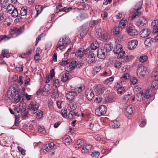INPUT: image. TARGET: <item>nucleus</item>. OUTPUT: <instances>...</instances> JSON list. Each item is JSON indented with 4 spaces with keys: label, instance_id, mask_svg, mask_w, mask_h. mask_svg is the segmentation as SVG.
I'll use <instances>...</instances> for the list:
<instances>
[{
    "label": "nucleus",
    "instance_id": "60",
    "mask_svg": "<svg viewBox=\"0 0 158 158\" xmlns=\"http://www.w3.org/2000/svg\"><path fill=\"white\" fill-rule=\"evenodd\" d=\"M114 79V78L113 77H110L106 79L105 81V84H108L109 83H110L111 82H112Z\"/></svg>",
    "mask_w": 158,
    "mask_h": 158
},
{
    "label": "nucleus",
    "instance_id": "3",
    "mask_svg": "<svg viewBox=\"0 0 158 158\" xmlns=\"http://www.w3.org/2000/svg\"><path fill=\"white\" fill-rule=\"evenodd\" d=\"M85 56L86 57V62L89 64H91L95 62L96 55L93 51H91L89 48L85 50Z\"/></svg>",
    "mask_w": 158,
    "mask_h": 158
},
{
    "label": "nucleus",
    "instance_id": "11",
    "mask_svg": "<svg viewBox=\"0 0 158 158\" xmlns=\"http://www.w3.org/2000/svg\"><path fill=\"white\" fill-rule=\"evenodd\" d=\"M93 146L91 144L86 145L82 147V152L84 154L91 153L93 151Z\"/></svg>",
    "mask_w": 158,
    "mask_h": 158
},
{
    "label": "nucleus",
    "instance_id": "2",
    "mask_svg": "<svg viewBox=\"0 0 158 158\" xmlns=\"http://www.w3.org/2000/svg\"><path fill=\"white\" fill-rule=\"evenodd\" d=\"M113 48V44L111 43L105 44L103 46L98 49L97 57L100 59H104L106 56L107 53L110 51Z\"/></svg>",
    "mask_w": 158,
    "mask_h": 158
},
{
    "label": "nucleus",
    "instance_id": "34",
    "mask_svg": "<svg viewBox=\"0 0 158 158\" xmlns=\"http://www.w3.org/2000/svg\"><path fill=\"white\" fill-rule=\"evenodd\" d=\"M50 88L49 85H46L42 89L43 95L46 96V95L49 94L50 93Z\"/></svg>",
    "mask_w": 158,
    "mask_h": 158
},
{
    "label": "nucleus",
    "instance_id": "6",
    "mask_svg": "<svg viewBox=\"0 0 158 158\" xmlns=\"http://www.w3.org/2000/svg\"><path fill=\"white\" fill-rule=\"evenodd\" d=\"M114 53L116 54H118V57L119 58L122 57L124 56L125 52L123 50V46L120 44H118L116 45L113 50Z\"/></svg>",
    "mask_w": 158,
    "mask_h": 158
},
{
    "label": "nucleus",
    "instance_id": "17",
    "mask_svg": "<svg viewBox=\"0 0 158 158\" xmlns=\"http://www.w3.org/2000/svg\"><path fill=\"white\" fill-rule=\"evenodd\" d=\"M85 94L89 101H91L94 98V94L93 91L91 89L86 90L85 92Z\"/></svg>",
    "mask_w": 158,
    "mask_h": 158
},
{
    "label": "nucleus",
    "instance_id": "64",
    "mask_svg": "<svg viewBox=\"0 0 158 158\" xmlns=\"http://www.w3.org/2000/svg\"><path fill=\"white\" fill-rule=\"evenodd\" d=\"M49 148H50V150L52 149H55L56 148V146L54 144V143L52 142L49 143L48 144Z\"/></svg>",
    "mask_w": 158,
    "mask_h": 158
},
{
    "label": "nucleus",
    "instance_id": "12",
    "mask_svg": "<svg viewBox=\"0 0 158 158\" xmlns=\"http://www.w3.org/2000/svg\"><path fill=\"white\" fill-rule=\"evenodd\" d=\"M77 96V93L73 91H69L65 95L67 99L69 101H72Z\"/></svg>",
    "mask_w": 158,
    "mask_h": 158
},
{
    "label": "nucleus",
    "instance_id": "54",
    "mask_svg": "<svg viewBox=\"0 0 158 158\" xmlns=\"http://www.w3.org/2000/svg\"><path fill=\"white\" fill-rule=\"evenodd\" d=\"M148 60V57L146 55L142 56L140 57L139 58V61L142 62L143 63L147 61Z\"/></svg>",
    "mask_w": 158,
    "mask_h": 158
},
{
    "label": "nucleus",
    "instance_id": "41",
    "mask_svg": "<svg viewBox=\"0 0 158 158\" xmlns=\"http://www.w3.org/2000/svg\"><path fill=\"white\" fill-rule=\"evenodd\" d=\"M52 94L55 98L59 97L60 93L57 89H54L52 91Z\"/></svg>",
    "mask_w": 158,
    "mask_h": 158
},
{
    "label": "nucleus",
    "instance_id": "57",
    "mask_svg": "<svg viewBox=\"0 0 158 158\" xmlns=\"http://www.w3.org/2000/svg\"><path fill=\"white\" fill-rule=\"evenodd\" d=\"M91 153H92L90 155L93 157H98L100 155V152L98 151H93L91 152Z\"/></svg>",
    "mask_w": 158,
    "mask_h": 158
},
{
    "label": "nucleus",
    "instance_id": "51",
    "mask_svg": "<svg viewBox=\"0 0 158 158\" xmlns=\"http://www.w3.org/2000/svg\"><path fill=\"white\" fill-rule=\"evenodd\" d=\"M69 75L68 73L63 75L61 78V81L64 82H66L69 79Z\"/></svg>",
    "mask_w": 158,
    "mask_h": 158
},
{
    "label": "nucleus",
    "instance_id": "30",
    "mask_svg": "<svg viewBox=\"0 0 158 158\" xmlns=\"http://www.w3.org/2000/svg\"><path fill=\"white\" fill-rule=\"evenodd\" d=\"M47 7V6H44L42 7V6L40 5L36 6L35 9L36 10L37 13L36 15L34 17L35 18H36L42 12L44 9Z\"/></svg>",
    "mask_w": 158,
    "mask_h": 158
},
{
    "label": "nucleus",
    "instance_id": "8",
    "mask_svg": "<svg viewBox=\"0 0 158 158\" xmlns=\"http://www.w3.org/2000/svg\"><path fill=\"white\" fill-rule=\"evenodd\" d=\"M107 109L106 107L104 105H101L95 110V114L96 115L101 116L105 114Z\"/></svg>",
    "mask_w": 158,
    "mask_h": 158
},
{
    "label": "nucleus",
    "instance_id": "22",
    "mask_svg": "<svg viewBox=\"0 0 158 158\" xmlns=\"http://www.w3.org/2000/svg\"><path fill=\"white\" fill-rule=\"evenodd\" d=\"M11 142L7 140L6 138L2 137L0 139V143L2 146L9 147Z\"/></svg>",
    "mask_w": 158,
    "mask_h": 158
},
{
    "label": "nucleus",
    "instance_id": "25",
    "mask_svg": "<svg viewBox=\"0 0 158 158\" xmlns=\"http://www.w3.org/2000/svg\"><path fill=\"white\" fill-rule=\"evenodd\" d=\"M84 55H85V50L83 48L79 49L75 54L76 56L78 58H81Z\"/></svg>",
    "mask_w": 158,
    "mask_h": 158
},
{
    "label": "nucleus",
    "instance_id": "45",
    "mask_svg": "<svg viewBox=\"0 0 158 158\" xmlns=\"http://www.w3.org/2000/svg\"><path fill=\"white\" fill-rule=\"evenodd\" d=\"M114 97L113 95H109L105 98V102L107 103H110L113 99Z\"/></svg>",
    "mask_w": 158,
    "mask_h": 158
},
{
    "label": "nucleus",
    "instance_id": "14",
    "mask_svg": "<svg viewBox=\"0 0 158 158\" xmlns=\"http://www.w3.org/2000/svg\"><path fill=\"white\" fill-rule=\"evenodd\" d=\"M23 29L22 27H20L19 28L13 27L10 29V33L11 35L16 34V36H17L21 34L23 32Z\"/></svg>",
    "mask_w": 158,
    "mask_h": 158
},
{
    "label": "nucleus",
    "instance_id": "15",
    "mask_svg": "<svg viewBox=\"0 0 158 158\" xmlns=\"http://www.w3.org/2000/svg\"><path fill=\"white\" fill-rule=\"evenodd\" d=\"M107 86L102 84H98L95 88V90L98 94H102L106 89Z\"/></svg>",
    "mask_w": 158,
    "mask_h": 158
},
{
    "label": "nucleus",
    "instance_id": "59",
    "mask_svg": "<svg viewBox=\"0 0 158 158\" xmlns=\"http://www.w3.org/2000/svg\"><path fill=\"white\" fill-rule=\"evenodd\" d=\"M43 115V112L41 110H39L38 113L36 114V118L37 119H40L42 117Z\"/></svg>",
    "mask_w": 158,
    "mask_h": 158
},
{
    "label": "nucleus",
    "instance_id": "29",
    "mask_svg": "<svg viewBox=\"0 0 158 158\" xmlns=\"http://www.w3.org/2000/svg\"><path fill=\"white\" fill-rule=\"evenodd\" d=\"M102 34V35L98 39L104 42L107 41L109 39L108 34L105 31Z\"/></svg>",
    "mask_w": 158,
    "mask_h": 158
},
{
    "label": "nucleus",
    "instance_id": "40",
    "mask_svg": "<svg viewBox=\"0 0 158 158\" xmlns=\"http://www.w3.org/2000/svg\"><path fill=\"white\" fill-rule=\"evenodd\" d=\"M126 91V88L123 86L119 87L117 90V93L118 94H122Z\"/></svg>",
    "mask_w": 158,
    "mask_h": 158
},
{
    "label": "nucleus",
    "instance_id": "21",
    "mask_svg": "<svg viewBox=\"0 0 158 158\" xmlns=\"http://www.w3.org/2000/svg\"><path fill=\"white\" fill-rule=\"evenodd\" d=\"M152 28L153 29V32L154 33H157L158 34V21L157 20H154L152 22L151 24Z\"/></svg>",
    "mask_w": 158,
    "mask_h": 158
},
{
    "label": "nucleus",
    "instance_id": "58",
    "mask_svg": "<svg viewBox=\"0 0 158 158\" xmlns=\"http://www.w3.org/2000/svg\"><path fill=\"white\" fill-rule=\"evenodd\" d=\"M130 74L127 73H125L121 77V79L122 80H126L129 79L130 77Z\"/></svg>",
    "mask_w": 158,
    "mask_h": 158
},
{
    "label": "nucleus",
    "instance_id": "18",
    "mask_svg": "<svg viewBox=\"0 0 158 158\" xmlns=\"http://www.w3.org/2000/svg\"><path fill=\"white\" fill-rule=\"evenodd\" d=\"M151 33V31L149 28L144 29L140 32V35L142 38H145L148 36Z\"/></svg>",
    "mask_w": 158,
    "mask_h": 158
},
{
    "label": "nucleus",
    "instance_id": "36",
    "mask_svg": "<svg viewBox=\"0 0 158 158\" xmlns=\"http://www.w3.org/2000/svg\"><path fill=\"white\" fill-rule=\"evenodd\" d=\"M71 141V139L68 135H65L63 138V141L66 145H69Z\"/></svg>",
    "mask_w": 158,
    "mask_h": 158
},
{
    "label": "nucleus",
    "instance_id": "7",
    "mask_svg": "<svg viewBox=\"0 0 158 158\" xmlns=\"http://www.w3.org/2000/svg\"><path fill=\"white\" fill-rule=\"evenodd\" d=\"M127 32L131 36H134L138 34L137 30L135 28V27L131 24L129 23L127 28Z\"/></svg>",
    "mask_w": 158,
    "mask_h": 158
},
{
    "label": "nucleus",
    "instance_id": "10",
    "mask_svg": "<svg viewBox=\"0 0 158 158\" xmlns=\"http://www.w3.org/2000/svg\"><path fill=\"white\" fill-rule=\"evenodd\" d=\"M147 22V19L143 17H139L135 21V24L137 26L142 27L145 25Z\"/></svg>",
    "mask_w": 158,
    "mask_h": 158
},
{
    "label": "nucleus",
    "instance_id": "26",
    "mask_svg": "<svg viewBox=\"0 0 158 158\" xmlns=\"http://www.w3.org/2000/svg\"><path fill=\"white\" fill-rule=\"evenodd\" d=\"M89 30V27L87 24L85 23L81 27L80 32H82L84 35H86Z\"/></svg>",
    "mask_w": 158,
    "mask_h": 158
},
{
    "label": "nucleus",
    "instance_id": "31",
    "mask_svg": "<svg viewBox=\"0 0 158 158\" xmlns=\"http://www.w3.org/2000/svg\"><path fill=\"white\" fill-rule=\"evenodd\" d=\"M132 93L131 92H128L127 94H125L123 96L122 100L125 103H127L129 99L131 98Z\"/></svg>",
    "mask_w": 158,
    "mask_h": 158
},
{
    "label": "nucleus",
    "instance_id": "49",
    "mask_svg": "<svg viewBox=\"0 0 158 158\" xmlns=\"http://www.w3.org/2000/svg\"><path fill=\"white\" fill-rule=\"evenodd\" d=\"M53 84L54 86L57 88L59 86L60 84V80L59 79H56L53 81Z\"/></svg>",
    "mask_w": 158,
    "mask_h": 158
},
{
    "label": "nucleus",
    "instance_id": "55",
    "mask_svg": "<svg viewBox=\"0 0 158 158\" xmlns=\"http://www.w3.org/2000/svg\"><path fill=\"white\" fill-rule=\"evenodd\" d=\"M152 87L155 89L158 88V80H155L152 82Z\"/></svg>",
    "mask_w": 158,
    "mask_h": 158
},
{
    "label": "nucleus",
    "instance_id": "9",
    "mask_svg": "<svg viewBox=\"0 0 158 158\" xmlns=\"http://www.w3.org/2000/svg\"><path fill=\"white\" fill-rule=\"evenodd\" d=\"M39 105V104L36 103V102H31L29 105L27 109L31 110L32 113L35 114L38 109Z\"/></svg>",
    "mask_w": 158,
    "mask_h": 158
},
{
    "label": "nucleus",
    "instance_id": "53",
    "mask_svg": "<svg viewBox=\"0 0 158 158\" xmlns=\"http://www.w3.org/2000/svg\"><path fill=\"white\" fill-rule=\"evenodd\" d=\"M10 24L11 21L9 18H7L4 19V24L5 26H9Z\"/></svg>",
    "mask_w": 158,
    "mask_h": 158
},
{
    "label": "nucleus",
    "instance_id": "61",
    "mask_svg": "<svg viewBox=\"0 0 158 158\" xmlns=\"http://www.w3.org/2000/svg\"><path fill=\"white\" fill-rule=\"evenodd\" d=\"M131 84H133L134 85L137 83L138 81V80L135 77H132L131 79Z\"/></svg>",
    "mask_w": 158,
    "mask_h": 158
},
{
    "label": "nucleus",
    "instance_id": "56",
    "mask_svg": "<svg viewBox=\"0 0 158 158\" xmlns=\"http://www.w3.org/2000/svg\"><path fill=\"white\" fill-rule=\"evenodd\" d=\"M61 114L64 118H66L67 117L68 114L67 110L66 108H65L61 110Z\"/></svg>",
    "mask_w": 158,
    "mask_h": 158
},
{
    "label": "nucleus",
    "instance_id": "43",
    "mask_svg": "<svg viewBox=\"0 0 158 158\" xmlns=\"http://www.w3.org/2000/svg\"><path fill=\"white\" fill-rule=\"evenodd\" d=\"M143 91L140 92L137 94L136 99L138 101L141 102L143 99Z\"/></svg>",
    "mask_w": 158,
    "mask_h": 158
},
{
    "label": "nucleus",
    "instance_id": "24",
    "mask_svg": "<svg viewBox=\"0 0 158 158\" xmlns=\"http://www.w3.org/2000/svg\"><path fill=\"white\" fill-rule=\"evenodd\" d=\"M10 57L9 51L8 50L3 49L2 51L1 55H0V60H2L3 58L5 57L8 58Z\"/></svg>",
    "mask_w": 158,
    "mask_h": 158
},
{
    "label": "nucleus",
    "instance_id": "46",
    "mask_svg": "<svg viewBox=\"0 0 158 158\" xmlns=\"http://www.w3.org/2000/svg\"><path fill=\"white\" fill-rule=\"evenodd\" d=\"M38 127L39 132L40 134H44L46 133V131L45 128L44 127L38 126Z\"/></svg>",
    "mask_w": 158,
    "mask_h": 158
},
{
    "label": "nucleus",
    "instance_id": "13",
    "mask_svg": "<svg viewBox=\"0 0 158 158\" xmlns=\"http://www.w3.org/2000/svg\"><path fill=\"white\" fill-rule=\"evenodd\" d=\"M147 69L146 68L139 67L137 71L138 77L139 78H142L143 77L145 76Z\"/></svg>",
    "mask_w": 158,
    "mask_h": 158
},
{
    "label": "nucleus",
    "instance_id": "63",
    "mask_svg": "<svg viewBox=\"0 0 158 158\" xmlns=\"http://www.w3.org/2000/svg\"><path fill=\"white\" fill-rule=\"evenodd\" d=\"M122 65V63L119 61L116 62L114 64L115 67L118 69L121 67Z\"/></svg>",
    "mask_w": 158,
    "mask_h": 158
},
{
    "label": "nucleus",
    "instance_id": "62",
    "mask_svg": "<svg viewBox=\"0 0 158 158\" xmlns=\"http://www.w3.org/2000/svg\"><path fill=\"white\" fill-rule=\"evenodd\" d=\"M146 124V120L145 119H142L139 125L141 127H143Z\"/></svg>",
    "mask_w": 158,
    "mask_h": 158
},
{
    "label": "nucleus",
    "instance_id": "39",
    "mask_svg": "<svg viewBox=\"0 0 158 158\" xmlns=\"http://www.w3.org/2000/svg\"><path fill=\"white\" fill-rule=\"evenodd\" d=\"M153 38H148L144 41V44L146 46L150 47L152 44L153 43Z\"/></svg>",
    "mask_w": 158,
    "mask_h": 158
},
{
    "label": "nucleus",
    "instance_id": "47",
    "mask_svg": "<svg viewBox=\"0 0 158 158\" xmlns=\"http://www.w3.org/2000/svg\"><path fill=\"white\" fill-rule=\"evenodd\" d=\"M15 8L13 5L8 4L6 9L7 10L8 12L10 14L14 9H15Z\"/></svg>",
    "mask_w": 158,
    "mask_h": 158
},
{
    "label": "nucleus",
    "instance_id": "19",
    "mask_svg": "<svg viewBox=\"0 0 158 158\" xmlns=\"http://www.w3.org/2000/svg\"><path fill=\"white\" fill-rule=\"evenodd\" d=\"M99 24V20L98 19H94L92 18L89 21V27L91 28H93L94 27L97 26Z\"/></svg>",
    "mask_w": 158,
    "mask_h": 158
},
{
    "label": "nucleus",
    "instance_id": "33",
    "mask_svg": "<svg viewBox=\"0 0 158 158\" xmlns=\"http://www.w3.org/2000/svg\"><path fill=\"white\" fill-rule=\"evenodd\" d=\"M99 46V44L98 42L97 41H95L90 44V47L88 48H89L91 51H93L98 48Z\"/></svg>",
    "mask_w": 158,
    "mask_h": 158
},
{
    "label": "nucleus",
    "instance_id": "16",
    "mask_svg": "<svg viewBox=\"0 0 158 158\" xmlns=\"http://www.w3.org/2000/svg\"><path fill=\"white\" fill-rule=\"evenodd\" d=\"M138 44V42L136 40H132L128 43V48L129 50H132L136 48Z\"/></svg>",
    "mask_w": 158,
    "mask_h": 158
},
{
    "label": "nucleus",
    "instance_id": "23",
    "mask_svg": "<svg viewBox=\"0 0 158 158\" xmlns=\"http://www.w3.org/2000/svg\"><path fill=\"white\" fill-rule=\"evenodd\" d=\"M109 125L110 128H118L120 125V123L118 121L114 120L111 121L109 123Z\"/></svg>",
    "mask_w": 158,
    "mask_h": 158
},
{
    "label": "nucleus",
    "instance_id": "52",
    "mask_svg": "<svg viewBox=\"0 0 158 158\" xmlns=\"http://www.w3.org/2000/svg\"><path fill=\"white\" fill-rule=\"evenodd\" d=\"M10 14H11L12 16L13 17H17L19 14L17 9L15 8V9H14Z\"/></svg>",
    "mask_w": 158,
    "mask_h": 158
},
{
    "label": "nucleus",
    "instance_id": "1",
    "mask_svg": "<svg viewBox=\"0 0 158 158\" xmlns=\"http://www.w3.org/2000/svg\"><path fill=\"white\" fill-rule=\"evenodd\" d=\"M20 90L17 86L13 85L10 87L7 93L8 98L11 100H13L16 103L19 102L21 97L20 94Z\"/></svg>",
    "mask_w": 158,
    "mask_h": 158
},
{
    "label": "nucleus",
    "instance_id": "42",
    "mask_svg": "<svg viewBox=\"0 0 158 158\" xmlns=\"http://www.w3.org/2000/svg\"><path fill=\"white\" fill-rule=\"evenodd\" d=\"M85 89V86L84 85H81L80 86L77 87L75 88V89H73V90L75 92H78L79 93L81 92L82 91L84 90Z\"/></svg>",
    "mask_w": 158,
    "mask_h": 158
},
{
    "label": "nucleus",
    "instance_id": "44",
    "mask_svg": "<svg viewBox=\"0 0 158 158\" xmlns=\"http://www.w3.org/2000/svg\"><path fill=\"white\" fill-rule=\"evenodd\" d=\"M127 22V20H121L119 23V27H120L121 29L122 28H124L125 27L126 23Z\"/></svg>",
    "mask_w": 158,
    "mask_h": 158
},
{
    "label": "nucleus",
    "instance_id": "4",
    "mask_svg": "<svg viewBox=\"0 0 158 158\" xmlns=\"http://www.w3.org/2000/svg\"><path fill=\"white\" fill-rule=\"evenodd\" d=\"M143 1H140L137 3L134 6V13L131 16V18L132 20L135 19L137 17H138L141 14V12L139 10H140L143 5Z\"/></svg>",
    "mask_w": 158,
    "mask_h": 158
},
{
    "label": "nucleus",
    "instance_id": "38",
    "mask_svg": "<svg viewBox=\"0 0 158 158\" xmlns=\"http://www.w3.org/2000/svg\"><path fill=\"white\" fill-rule=\"evenodd\" d=\"M121 29L120 27H118L115 26L113 29V33L114 35L117 37H118V35H119L120 30Z\"/></svg>",
    "mask_w": 158,
    "mask_h": 158
},
{
    "label": "nucleus",
    "instance_id": "50",
    "mask_svg": "<svg viewBox=\"0 0 158 158\" xmlns=\"http://www.w3.org/2000/svg\"><path fill=\"white\" fill-rule=\"evenodd\" d=\"M70 62V60L69 59L65 60H62L61 62H60L59 64L61 66H64L69 64Z\"/></svg>",
    "mask_w": 158,
    "mask_h": 158
},
{
    "label": "nucleus",
    "instance_id": "32",
    "mask_svg": "<svg viewBox=\"0 0 158 158\" xmlns=\"http://www.w3.org/2000/svg\"><path fill=\"white\" fill-rule=\"evenodd\" d=\"M84 142L83 139H79L76 142L74 146L76 148H80L84 146Z\"/></svg>",
    "mask_w": 158,
    "mask_h": 158
},
{
    "label": "nucleus",
    "instance_id": "5",
    "mask_svg": "<svg viewBox=\"0 0 158 158\" xmlns=\"http://www.w3.org/2000/svg\"><path fill=\"white\" fill-rule=\"evenodd\" d=\"M71 42V40L68 36H65L64 38H62L60 39L58 41L57 45L56 50L58 51V48L61 49L60 48L62 46H65L68 44H69Z\"/></svg>",
    "mask_w": 158,
    "mask_h": 158
},
{
    "label": "nucleus",
    "instance_id": "35",
    "mask_svg": "<svg viewBox=\"0 0 158 158\" xmlns=\"http://www.w3.org/2000/svg\"><path fill=\"white\" fill-rule=\"evenodd\" d=\"M104 31L101 28H96L95 32V35L96 37L98 39L102 35V33H103V32Z\"/></svg>",
    "mask_w": 158,
    "mask_h": 158
},
{
    "label": "nucleus",
    "instance_id": "27",
    "mask_svg": "<svg viewBox=\"0 0 158 158\" xmlns=\"http://www.w3.org/2000/svg\"><path fill=\"white\" fill-rule=\"evenodd\" d=\"M78 65V63L76 61H73L70 63L69 65V67H68V69H69V71H71L75 68L77 67Z\"/></svg>",
    "mask_w": 158,
    "mask_h": 158
},
{
    "label": "nucleus",
    "instance_id": "48",
    "mask_svg": "<svg viewBox=\"0 0 158 158\" xmlns=\"http://www.w3.org/2000/svg\"><path fill=\"white\" fill-rule=\"evenodd\" d=\"M34 50V48L33 46L32 45H29L27 51L26 52L27 55H29Z\"/></svg>",
    "mask_w": 158,
    "mask_h": 158
},
{
    "label": "nucleus",
    "instance_id": "37",
    "mask_svg": "<svg viewBox=\"0 0 158 158\" xmlns=\"http://www.w3.org/2000/svg\"><path fill=\"white\" fill-rule=\"evenodd\" d=\"M143 95L144 98L149 99L152 97L150 89H146L143 92Z\"/></svg>",
    "mask_w": 158,
    "mask_h": 158
},
{
    "label": "nucleus",
    "instance_id": "28",
    "mask_svg": "<svg viewBox=\"0 0 158 158\" xmlns=\"http://www.w3.org/2000/svg\"><path fill=\"white\" fill-rule=\"evenodd\" d=\"M134 108L133 106L130 105L127 106L125 110L127 113L128 114V116H131L132 114L133 113Z\"/></svg>",
    "mask_w": 158,
    "mask_h": 158
},
{
    "label": "nucleus",
    "instance_id": "20",
    "mask_svg": "<svg viewBox=\"0 0 158 158\" xmlns=\"http://www.w3.org/2000/svg\"><path fill=\"white\" fill-rule=\"evenodd\" d=\"M27 7L26 6L22 7L20 10V15L22 16H26L28 15L29 14L32 12L31 10L29 11H27Z\"/></svg>",
    "mask_w": 158,
    "mask_h": 158
}]
</instances>
